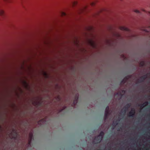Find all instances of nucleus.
<instances>
[{
    "instance_id": "1",
    "label": "nucleus",
    "mask_w": 150,
    "mask_h": 150,
    "mask_svg": "<svg viewBox=\"0 0 150 150\" xmlns=\"http://www.w3.org/2000/svg\"><path fill=\"white\" fill-rule=\"evenodd\" d=\"M110 114V110L109 107L107 106L105 109L104 118L105 120H106L108 118V117Z\"/></svg>"
},
{
    "instance_id": "2",
    "label": "nucleus",
    "mask_w": 150,
    "mask_h": 150,
    "mask_svg": "<svg viewBox=\"0 0 150 150\" xmlns=\"http://www.w3.org/2000/svg\"><path fill=\"white\" fill-rule=\"evenodd\" d=\"M102 139V137H100V136L98 135L95 137L93 142L95 144L99 143L101 141Z\"/></svg>"
},
{
    "instance_id": "3",
    "label": "nucleus",
    "mask_w": 150,
    "mask_h": 150,
    "mask_svg": "<svg viewBox=\"0 0 150 150\" xmlns=\"http://www.w3.org/2000/svg\"><path fill=\"white\" fill-rule=\"evenodd\" d=\"M131 77V75H128L125 77V78L121 81V83L125 84L127 82L128 79Z\"/></svg>"
},
{
    "instance_id": "4",
    "label": "nucleus",
    "mask_w": 150,
    "mask_h": 150,
    "mask_svg": "<svg viewBox=\"0 0 150 150\" xmlns=\"http://www.w3.org/2000/svg\"><path fill=\"white\" fill-rule=\"evenodd\" d=\"M135 114V111L134 109H131V111L129 113L128 116L129 117H134Z\"/></svg>"
},
{
    "instance_id": "5",
    "label": "nucleus",
    "mask_w": 150,
    "mask_h": 150,
    "mask_svg": "<svg viewBox=\"0 0 150 150\" xmlns=\"http://www.w3.org/2000/svg\"><path fill=\"white\" fill-rule=\"evenodd\" d=\"M147 75L146 74L141 76L140 79H138V82L139 83L143 82L147 78Z\"/></svg>"
},
{
    "instance_id": "6",
    "label": "nucleus",
    "mask_w": 150,
    "mask_h": 150,
    "mask_svg": "<svg viewBox=\"0 0 150 150\" xmlns=\"http://www.w3.org/2000/svg\"><path fill=\"white\" fill-rule=\"evenodd\" d=\"M78 100V96H76L74 100L73 103L72 104V106L73 107H74L75 105L77 103Z\"/></svg>"
},
{
    "instance_id": "7",
    "label": "nucleus",
    "mask_w": 150,
    "mask_h": 150,
    "mask_svg": "<svg viewBox=\"0 0 150 150\" xmlns=\"http://www.w3.org/2000/svg\"><path fill=\"white\" fill-rule=\"evenodd\" d=\"M2 6V4L0 3V16L2 17H4L5 16V13L4 11L1 8Z\"/></svg>"
},
{
    "instance_id": "8",
    "label": "nucleus",
    "mask_w": 150,
    "mask_h": 150,
    "mask_svg": "<svg viewBox=\"0 0 150 150\" xmlns=\"http://www.w3.org/2000/svg\"><path fill=\"white\" fill-rule=\"evenodd\" d=\"M122 96V94L121 92H118L117 93H116L115 94V96L116 97H117L119 96V98H118V100H120Z\"/></svg>"
},
{
    "instance_id": "9",
    "label": "nucleus",
    "mask_w": 150,
    "mask_h": 150,
    "mask_svg": "<svg viewBox=\"0 0 150 150\" xmlns=\"http://www.w3.org/2000/svg\"><path fill=\"white\" fill-rule=\"evenodd\" d=\"M131 106V104L130 103H128L123 108H125L127 110H128L129 108H130Z\"/></svg>"
},
{
    "instance_id": "10",
    "label": "nucleus",
    "mask_w": 150,
    "mask_h": 150,
    "mask_svg": "<svg viewBox=\"0 0 150 150\" xmlns=\"http://www.w3.org/2000/svg\"><path fill=\"white\" fill-rule=\"evenodd\" d=\"M149 103L148 101H146L143 104H142L141 106V107L143 108L144 107L147 105Z\"/></svg>"
},
{
    "instance_id": "11",
    "label": "nucleus",
    "mask_w": 150,
    "mask_h": 150,
    "mask_svg": "<svg viewBox=\"0 0 150 150\" xmlns=\"http://www.w3.org/2000/svg\"><path fill=\"white\" fill-rule=\"evenodd\" d=\"M86 6H84L82 8L80 9V12L82 13L85 10H86Z\"/></svg>"
},
{
    "instance_id": "12",
    "label": "nucleus",
    "mask_w": 150,
    "mask_h": 150,
    "mask_svg": "<svg viewBox=\"0 0 150 150\" xmlns=\"http://www.w3.org/2000/svg\"><path fill=\"white\" fill-rule=\"evenodd\" d=\"M127 110H125V108H122V109L121 110V112L123 114V115H125V113L127 111Z\"/></svg>"
},
{
    "instance_id": "13",
    "label": "nucleus",
    "mask_w": 150,
    "mask_h": 150,
    "mask_svg": "<svg viewBox=\"0 0 150 150\" xmlns=\"http://www.w3.org/2000/svg\"><path fill=\"white\" fill-rule=\"evenodd\" d=\"M104 132L103 131H101L100 132V134L99 135H98V136H100V137H102V139H103V136L104 135Z\"/></svg>"
},
{
    "instance_id": "14",
    "label": "nucleus",
    "mask_w": 150,
    "mask_h": 150,
    "mask_svg": "<svg viewBox=\"0 0 150 150\" xmlns=\"http://www.w3.org/2000/svg\"><path fill=\"white\" fill-rule=\"evenodd\" d=\"M77 4V2L76 1H73L72 2V5L73 6H75Z\"/></svg>"
},
{
    "instance_id": "15",
    "label": "nucleus",
    "mask_w": 150,
    "mask_h": 150,
    "mask_svg": "<svg viewBox=\"0 0 150 150\" xmlns=\"http://www.w3.org/2000/svg\"><path fill=\"white\" fill-rule=\"evenodd\" d=\"M118 124V122L117 121H114L112 123V125L113 126H115L116 125H117Z\"/></svg>"
},
{
    "instance_id": "16",
    "label": "nucleus",
    "mask_w": 150,
    "mask_h": 150,
    "mask_svg": "<svg viewBox=\"0 0 150 150\" xmlns=\"http://www.w3.org/2000/svg\"><path fill=\"white\" fill-rule=\"evenodd\" d=\"M121 29L122 30H125L126 31H127L128 30V29L127 28H125L124 27H121Z\"/></svg>"
},
{
    "instance_id": "17",
    "label": "nucleus",
    "mask_w": 150,
    "mask_h": 150,
    "mask_svg": "<svg viewBox=\"0 0 150 150\" xmlns=\"http://www.w3.org/2000/svg\"><path fill=\"white\" fill-rule=\"evenodd\" d=\"M32 137H33L32 134H31L30 136V139L29 141V142H28V144H30V143H31V139L32 138Z\"/></svg>"
},
{
    "instance_id": "18",
    "label": "nucleus",
    "mask_w": 150,
    "mask_h": 150,
    "mask_svg": "<svg viewBox=\"0 0 150 150\" xmlns=\"http://www.w3.org/2000/svg\"><path fill=\"white\" fill-rule=\"evenodd\" d=\"M61 14L62 16H65L66 15V14L65 12H61Z\"/></svg>"
},
{
    "instance_id": "19",
    "label": "nucleus",
    "mask_w": 150,
    "mask_h": 150,
    "mask_svg": "<svg viewBox=\"0 0 150 150\" xmlns=\"http://www.w3.org/2000/svg\"><path fill=\"white\" fill-rule=\"evenodd\" d=\"M13 132L14 133V134H15V136H16L17 135V134L16 132V131H15L14 129H13Z\"/></svg>"
},
{
    "instance_id": "20",
    "label": "nucleus",
    "mask_w": 150,
    "mask_h": 150,
    "mask_svg": "<svg viewBox=\"0 0 150 150\" xmlns=\"http://www.w3.org/2000/svg\"><path fill=\"white\" fill-rule=\"evenodd\" d=\"M140 64L141 66L143 67L144 65V62H141L140 63Z\"/></svg>"
},
{
    "instance_id": "21",
    "label": "nucleus",
    "mask_w": 150,
    "mask_h": 150,
    "mask_svg": "<svg viewBox=\"0 0 150 150\" xmlns=\"http://www.w3.org/2000/svg\"><path fill=\"white\" fill-rule=\"evenodd\" d=\"M33 104L35 106H37L38 105V103L37 102H33Z\"/></svg>"
},
{
    "instance_id": "22",
    "label": "nucleus",
    "mask_w": 150,
    "mask_h": 150,
    "mask_svg": "<svg viewBox=\"0 0 150 150\" xmlns=\"http://www.w3.org/2000/svg\"><path fill=\"white\" fill-rule=\"evenodd\" d=\"M91 4L92 6H94L95 4V2H92L91 3Z\"/></svg>"
},
{
    "instance_id": "23",
    "label": "nucleus",
    "mask_w": 150,
    "mask_h": 150,
    "mask_svg": "<svg viewBox=\"0 0 150 150\" xmlns=\"http://www.w3.org/2000/svg\"><path fill=\"white\" fill-rule=\"evenodd\" d=\"M134 12L137 13H140V11L139 10H135L134 11Z\"/></svg>"
},
{
    "instance_id": "24",
    "label": "nucleus",
    "mask_w": 150,
    "mask_h": 150,
    "mask_svg": "<svg viewBox=\"0 0 150 150\" xmlns=\"http://www.w3.org/2000/svg\"><path fill=\"white\" fill-rule=\"evenodd\" d=\"M122 93H125V91H124V90H122Z\"/></svg>"
},
{
    "instance_id": "25",
    "label": "nucleus",
    "mask_w": 150,
    "mask_h": 150,
    "mask_svg": "<svg viewBox=\"0 0 150 150\" xmlns=\"http://www.w3.org/2000/svg\"><path fill=\"white\" fill-rule=\"evenodd\" d=\"M3 1H8L9 0H3Z\"/></svg>"
},
{
    "instance_id": "26",
    "label": "nucleus",
    "mask_w": 150,
    "mask_h": 150,
    "mask_svg": "<svg viewBox=\"0 0 150 150\" xmlns=\"http://www.w3.org/2000/svg\"><path fill=\"white\" fill-rule=\"evenodd\" d=\"M100 150V149H99V150Z\"/></svg>"
}]
</instances>
